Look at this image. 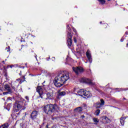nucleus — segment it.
I'll use <instances>...</instances> for the list:
<instances>
[{
  "mask_svg": "<svg viewBox=\"0 0 128 128\" xmlns=\"http://www.w3.org/2000/svg\"><path fill=\"white\" fill-rule=\"evenodd\" d=\"M126 46H128V44H126Z\"/></svg>",
  "mask_w": 128,
  "mask_h": 128,
  "instance_id": "obj_38",
  "label": "nucleus"
},
{
  "mask_svg": "<svg viewBox=\"0 0 128 128\" xmlns=\"http://www.w3.org/2000/svg\"><path fill=\"white\" fill-rule=\"evenodd\" d=\"M124 120H126V118L124 117H122L120 118V122L122 126L124 125Z\"/></svg>",
  "mask_w": 128,
  "mask_h": 128,
  "instance_id": "obj_17",
  "label": "nucleus"
},
{
  "mask_svg": "<svg viewBox=\"0 0 128 128\" xmlns=\"http://www.w3.org/2000/svg\"><path fill=\"white\" fill-rule=\"evenodd\" d=\"M22 78H24V80H20V82H24V80H26V76H23Z\"/></svg>",
  "mask_w": 128,
  "mask_h": 128,
  "instance_id": "obj_23",
  "label": "nucleus"
},
{
  "mask_svg": "<svg viewBox=\"0 0 128 128\" xmlns=\"http://www.w3.org/2000/svg\"><path fill=\"white\" fill-rule=\"evenodd\" d=\"M12 88L15 90V92H18V89H16L15 86H13Z\"/></svg>",
  "mask_w": 128,
  "mask_h": 128,
  "instance_id": "obj_25",
  "label": "nucleus"
},
{
  "mask_svg": "<svg viewBox=\"0 0 128 128\" xmlns=\"http://www.w3.org/2000/svg\"><path fill=\"white\" fill-rule=\"evenodd\" d=\"M74 111L76 112H78V114H80L82 112V107H78L76 108L75 110Z\"/></svg>",
  "mask_w": 128,
  "mask_h": 128,
  "instance_id": "obj_14",
  "label": "nucleus"
},
{
  "mask_svg": "<svg viewBox=\"0 0 128 128\" xmlns=\"http://www.w3.org/2000/svg\"><path fill=\"white\" fill-rule=\"evenodd\" d=\"M78 96H84L85 98H92V94H90V91H86V90H84V89H81L78 91Z\"/></svg>",
  "mask_w": 128,
  "mask_h": 128,
  "instance_id": "obj_4",
  "label": "nucleus"
},
{
  "mask_svg": "<svg viewBox=\"0 0 128 128\" xmlns=\"http://www.w3.org/2000/svg\"><path fill=\"white\" fill-rule=\"evenodd\" d=\"M102 118H103V120H106V124H108V122H110V119H108V117H106V116H103Z\"/></svg>",
  "mask_w": 128,
  "mask_h": 128,
  "instance_id": "obj_19",
  "label": "nucleus"
},
{
  "mask_svg": "<svg viewBox=\"0 0 128 128\" xmlns=\"http://www.w3.org/2000/svg\"><path fill=\"white\" fill-rule=\"evenodd\" d=\"M86 56L88 58V60L89 61L90 64H92V54H90V50H88L86 52Z\"/></svg>",
  "mask_w": 128,
  "mask_h": 128,
  "instance_id": "obj_9",
  "label": "nucleus"
},
{
  "mask_svg": "<svg viewBox=\"0 0 128 128\" xmlns=\"http://www.w3.org/2000/svg\"><path fill=\"white\" fill-rule=\"evenodd\" d=\"M20 80V79H19V80Z\"/></svg>",
  "mask_w": 128,
  "mask_h": 128,
  "instance_id": "obj_36",
  "label": "nucleus"
},
{
  "mask_svg": "<svg viewBox=\"0 0 128 128\" xmlns=\"http://www.w3.org/2000/svg\"><path fill=\"white\" fill-rule=\"evenodd\" d=\"M72 70L76 74H82L84 70V68L80 66H76V67H72Z\"/></svg>",
  "mask_w": 128,
  "mask_h": 128,
  "instance_id": "obj_5",
  "label": "nucleus"
},
{
  "mask_svg": "<svg viewBox=\"0 0 128 128\" xmlns=\"http://www.w3.org/2000/svg\"><path fill=\"white\" fill-rule=\"evenodd\" d=\"M100 106H102V105H100V103L97 102L96 104V108H100Z\"/></svg>",
  "mask_w": 128,
  "mask_h": 128,
  "instance_id": "obj_20",
  "label": "nucleus"
},
{
  "mask_svg": "<svg viewBox=\"0 0 128 128\" xmlns=\"http://www.w3.org/2000/svg\"><path fill=\"white\" fill-rule=\"evenodd\" d=\"M38 111L34 110L30 114V118L34 120H36L38 115Z\"/></svg>",
  "mask_w": 128,
  "mask_h": 128,
  "instance_id": "obj_10",
  "label": "nucleus"
},
{
  "mask_svg": "<svg viewBox=\"0 0 128 128\" xmlns=\"http://www.w3.org/2000/svg\"><path fill=\"white\" fill-rule=\"evenodd\" d=\"M44 112L46 114H50L52 112H58L60 110V107L56 104H47L44 106Z\"/></svg>",
  "mask_w": 128,
  "mask_h": 128,
  "instance_id": "obj_2",
  "label": "nucleus"
},
{
  "mask_svg": "<svg viewBox=\"0 0 128 128\" xmlns=\"http://www.w3.org/2000/svg\"><path fill=\"white\" fill-rule=\"evenodd\" d=\"M82 80L84 84H88L90 86H94V82H92V80L86 78H83L82 79Z\"/></svg>",
  "mask_w": 128,
  "mask_h": 128,
  "instance_id": "obj_8",
  "label": "nucleus"
},
{
  "mask_svg": "<svg viewBox=\"0 0 128 128\" xmlns=\"http://www.w3.org/2000/svg\"><path fill=\"white\" fill-rule=\"evenodd\" d=\"M26 100H28V97L26 96Z\"/></svg>",
  "mask_w": 128,
  "mask_h": 128,
  "instance_id": "obj_29",
  "label": "nucleus"
},
{
  "mask_svg": "<svg viewBox=\"0 0 128 128\" xmlns=\"http://www.w3.org/2000/svg\"><path fill=\"white\" fill-rule=\"evenodd\" d=\"M48 60H50V58H48Z\"/></svg>",
  "mask_w": 128,
  "mask_h": 128,
  "instance_id": "obj_35",
  "label": "nucleus"
},
{
  "mask_svg": "<svg viewBox=\"0 0 128 128\" xmlns=\"http://www.w3.org/2000/svg\"><path fill=\"white\" fill-rule=\"evenodd\" d=\"M74 32H76V30L75 29L74 30Z\"/></svg>",
  "mask_w": 128,
  "mask_h": 128,
  "instance_id": "obj_32",
  "label": "nucleus"
},
{
  "mask_svg": "<svg viewBox=\"0 0 128 128\" xmlns=\"http://www.w3.org/2000/svg\"><path fill=\"white\" fill-rule=\"evenodd\" d=\"M100 106H104V99H100Z\"/></svg>",
  "mask_w": 128,
  "mask_h": 128,
  "instance_id": "obj_22",
  "label": "nucleus"
},
{
  "mask_svg": "<svg viewBox=\"0 0 128 128\" xmlns=\"http://www.w3.org/2000/svg\"><path fill=\"white\" fill-rule=\"evenodd\" d=\"M98 2H99L101 4H106L105 0H98Z\"/></svg>",
  "mask_w": 128,
  "mask_h": 128,
  "instance_id": "obj_21",
  "label": "nucleus"
},
{
  "mask_svg": "<svg viewBox=\"0 0 128 128\" xmlns=\"http://www.w3.org/2000/svg\"><path fill=\"white\" fill-rule=\"evenodd\" d=\"M74 42H76V37L74 38Z\"/></svg>",
  "mask_w": 128,
  "mask_h": 128,
  "instance_id": "obj_26",
  "label": "nucleus"
},
{
  "mask_svg": "<svg viewBox=\"0 0 128 128\" xmlns=\"http://www.w3.org/2000/svg\"><path fill=\"white\" fill-rule=\"evenodd\" d=\"M46 100H52V96H54V93L52 92H48L46 93Z\"/></svg>",
  "mask_w": 128,
  "mask_h": 128,
  "instance_id": "obj_12",
  "label": "nucleus"
},
{
  "mask_svg": "<svg viewBox=\"0 0 128 128\" xmlns=\"http://www.w3.org/2000/svg\"><path fill=\"white\" fill-rule=\"evenodd\" d=\"M72 34L68 32L67 39V44L68 46H72Z\"/></svg>",
  "mask_w": 128,
  "mask_h": 128,
  "instance_id": "obj_7",
  "label": "nucleus"
},
{
  "mask_svg": "<svg viewBox=\"0 0 128 128\" xmlns=\"http://www.w3.org/2000/svg\"><path fill=\"white\" fill-rule=\"evenodd\" d=\"M100 110L99 109L96 110L94 112L95 116H97L100 115Z\"/></svg>",
  "mask_w": 128,
  "mask_h": 128,
  "instance_id": "obj_18",
  "label": "nucleus"
},
{
  "mask_svg": "<svg viewBox=\"0 0 128 128\" xmlns=\"http://www.w3.org/2000/svg\"><path fill=\"white\" fill-rule=\"evenodd\" d=\"M20 76H22V74H20Z\"/></svg>",
  "mask_w": 128,
  "mask_h": 128,
  "instance_id": "obj_34",
  "label": "nucleus"
},
{
  "mask_svg": "<svg viewBox=\"0 0 128 128\" xmlns=\"http://www.w3.org/2000/svg\"><path fill=\"white\" fill-rule=\"evenodd\" d=\"M36 92L39 94L41 98H44V91H42V86H38L36 88Z\"/></svg>",
  "mask_w": 128,
  "mask_h": 128,
  "instance_id": "obj_6",
  "label": "nucleus"
},
{
  "mask_svg": "<svg viewBox=\"0 0 128 128\" xmlns=\"http://www.w3.org/2000/svg\"><path fill=\"white\" fill-rule=\"evenodd\" d=\"M124 100H126V98H124Z\"/></svg>",
  "mask_w": 128,
  "mask_h": 128,
  "instance_id": "obj_37",
  "label": "nucleus"
},
{
  "mask_svg": "<svg viewBox=\"0 0 128 128\" xmlns=\"http://www.w3.org/2000/svg\"><path fill=\"white\" fill-rule=\"evenodd\" d=\"M70 79V73L68 72H62L58 74V76L55 78L54 80V86L56 88L62 86L66 82Z\"/></svg>",
  "mask_w": 128,
  "mask_h": 128,
  "instance_id": "obj_1",
  "label": "nucleus"
},
{
  "mask_svg": "<svg viewBox=\"0 0 128 128\" xmlns=\"http://www.w3.org/2000/svg\"><path fill=\"white\" fill-rule=\"evenodd\" d=\"M68 28H70V26L69 25H68Z\"/></svg>",
  "mask_w": 128,
  "mask_h": 128,
  "instance_id": "obj_33",
  "label": "nucleus"
},
{
  "mask_svg": "<svg viewBox=\"0 0 128 128\" xmlns=\"http://www.w3.org/2000/svg\"><path fill=\"white\" fill-rule=\"evenodd\" d=\"M92 120L94 122V124H98L100 122V120L96 118H94Z\"/></svg>",
  "mask_w": 128,
  "mask_h": 128,
  "instance_id": "obj_16",
  "label": "nucleus"
},
{
  "mask_svg": "<svg viewBox=\"0 0 128 128\" xmlns=\"http://www.w3.org/2000/svg\"><path fill=\"white\" fill-rule=\"evenodd\" d=\"M62 96H66V92L58 91L56 96V98L60 100V97Z\"/></svg>",
  "mask_w": 128,
  "mask_h": 128,
  "instance_id": "obj_11",
  "label": "nucleus"
},
{
  "mask_svg": "<svg viewBox=\"0 0 128 128\" xmlns=\"http://www.w3.org/2000/svg\"><path fill=\"white\" fill-rule=\"evenodd\" d=\"M109 0V1H110V0Z\"/></svg>",
  "mask_w": 128,
  "mask_h": 128,
  "instance_id": "obj_41",
  "label": "nucleus"
},
{
  "mask_svg": "<svg viewBox=\"0 0 128 128\" xmlns=\"http://www.w3.org/2000/svg\"><path fill=\"white\" fill-rule=\"evenodd\" d=\"M8 94V92H4L3 93L4 94Z\"/></svg>",
  "mask_w": 128,
  "mask_h": 128,
  "instance_id": "obj_27",
  "label": "nucleus"
},
{
  "mask_svg": "<svg viewBox=\"0 0 128 128\" xmlns=\"http://www.w3.org/2000/svg\"><path fill=\"white\" fill-rule=\"evenodd\" d=\"M9 126H10V124H8V123L6 122L0 126V128H8Z\"/></svg>",
  "mask_w": 128,
  "mask_h": 128,
  "instance_id": "obj_15",
  "label": "nucleus"
},
{
  "mask_svg": "<svg viewBox=\"0 0 128 128\" xmlns=\"http://www.w3.org/2000/svg\"><path fill=\"white\" fill-rule=\"evenodd\" d=\"M100 24H102V22H100Z\"/></svg>",
  "mask_w": 128,
  "mask_h": 128,
  "instance_id": "obj_39",
  "label": "nucleus"
},
{
  "mask_svg": "<svg viewBox=\"0 0 128 128\" xmlns=\"http://www.w3.org/2000/svg\"><path fill=\"white\" fill-rule=\"evenodd\" d=\"M4 88L5 90H6L8 91V92L12 94V89L10 88V85L6 84H5Z\"/></svg>",
  "mask_w": 128,
  "mask_h": 128,
  "instance_id": "obj_13",
  "label": "nucleus"
},
{
  "mask_svg": "<svg viewBox=\"0 0 128 128\" xmlns=\"http://www.w3.org/2000/svg\"><path fill=\"white\" fill-rule=\"evenodd\" d=\"M28 106V105L26 104L24 101H17L15 102L14 108H17V110H26Z\"/></svg>",
  "mask_w": 128,
  "mask_h": 128,
  "instance_id": "obj_3",
  "label": "nucleus"
},
{
  "mask_svg": "<svg viewBox=\"0 0 128 128\" xmlns=\"http://www.w3.org/2000/svg\"><path fill=\"white\" fill-rule=\"evenodd\" d=\"M40 128H42V127H40Z\"/></svg>",
  "mask_w": 128,
  "mask_h": 128,
  "instance_id": "obj_40",
  "label": "nucleus"
},
{
  "mask_svg": "<svg viewBox=\"0 0 128 128\" xmlns=\"http://www.w3.org/2000/svg\"><path fill=\"white\" fill-rule=\"evenodd\" d=\"M6 50H7V52H10V47L8 46V48H6Z\"/></svg>",
  "mask_w": 128,
  "mask_h": 128,
  "instance_id": "obj_24",
  "label": "nucleus"
},
{
  "mask_svg": "<svg viewBox=\"0 0 128 128\" xmlns=\"http://www.w3.org/2000/svg\"><path fill=\"white\" fill-rule=\"evenodd\" d=\"M53 60H56V58L54 57H52Z\"/></svg>",
  "mask_w": 128,
  "mask_h": 128,
  "instance_id": "obj_31",
  "label": "nucleus"
},
{
  "mask_svg": "<svg viewBox=\"0 0 128 128\" xmlns=\"http://www.w3.org/2000/svg\"><path fill=\"white\" fill-rule=\"evenodd\" d=\"M81 117L82 118H85L84 116V115L82 116Z\"/></svg>",
  "mask_w": 128,
  "mask_h": 128,
  "instance_id": "obj_28",
  "label": "nucleus"
},
{
  "mask_svg": "<svg viewBox=\"0 0 128 128\" xmlns=\"http://www.w3.org/2000/svg\"><path fill=\"white\" fill-rule=\"evenodd\" d=\"M104 26H106H106H108V24H104Z\"/></svg>",
  "mask_w": 128,
  "mask_h": 128,
  "instance_id": "obj_30",
  "label": "nucleus"
}]
</instances>
